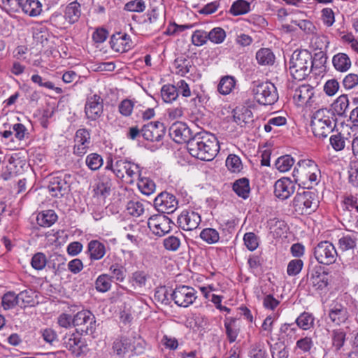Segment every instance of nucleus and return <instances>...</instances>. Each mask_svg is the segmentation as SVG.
Masks as SVG:
<instances>
[{"mask_svg":"<svg viewBox=\"0 0 358 358\" xmlns=\"http://www.w3.org/2000/svg\"><path fill=\"white\" fill-rule=\"evenodd\" d=\"M208 40L215 43H222L226 38V32L221 27H215L208 32Z\"/></svg>","mask_w":358,"mask_h":358,"instance_id":"nucleus-54","label":"nucleus"},{"mask_svg":"<svg viewBox=\"0 0 358 358\" xmlns=\"http://www.w3.org/2000/svg\"><path fill=\"white\" fill-rule=\"evenodd\" d=\"M149 274L145 271H136L131 274L129 282L134 289H142L145 287Z\"/></svg>","mask_w":358,"mask_h":358,"instance_id":"nucleus-33","label":"nucleus"},{"mask_svg":"<svg viewBox=\"0 0 358 358\" xmlns=\"http://www.w3.org/2000/svg\"><path fill=\"white\" fill-rule=\"evenodd\" d=\"M254 99L260 105H273L279 98L275 85L271 82H253L251 87Z\"/></svg>","mask_w":358,"mask_h":358,"instance_id":"nucleus-5","label":"nucleus"},{"mask_svg":"<svg viewBox=\"0 0 358 358\" xmlns=\"http://www.w3.org/2000/svg\"><path fill=\"white\" fill-rule=\"evenodd\" d=\"M313 255L318 263L324 265L334 263L338 256L334 245L327 241L320 242L314 248Z\"/></svg>","mask_w":358,"mask_h":358,"instance_id":"nucleus-8","label":"nucleus"},{"mask_svg":"<svg viewBox=\"0 0 358 358\" xmlns=\"http://www.w3.org/2000/svg\"><path fill=\"white\" fill-rule=\"evenodd\" d=\"M328 315L330 320L336 325L345 323L349 317L347 308L337 301H333L330 305Z\"/></svg>","mask_w":358,"mask_h":358,"instance_id":"nucleus-23","label":"nucleus"},{"mask_svg":"<svg viewBox=\"0 0 358 358\" xmlns=\"http://www.w3.org/2000/svg\"><path fill=\"white\" fill-rule=\"evenodd\" d=\"M196 294L193 287L180 285L173 291L171 296L176 305L187 308L195 301L197 298Z\"/></svg>","mask_w":358,"mask_h":358,"instance_id":"nucleus-11","label":"nucleus"},{"mask_svg":"<svg viewBox=\"0 0 358 358\" xmlns=\"http://www.w3.org/2000/svg\"><path fill=\"white\" fill-rule=\"evenodd\" d=\"M346 334L343 329H335L331 333L332 345L336 351L343 346L345 341Z\"/></svg>","mask_w":358,"mask_h":358,"instance_id":"nucleus-51","label":"nucleus"},{"mask_svg":"<svg viewBox=\"0 0 358 358\" xmlns=\"http://www.w3.org/2000/svg\"><path fill=\"white\" fill-rule=\"evenodd\" d=\"M47 22L58 29H63L66 27L67 20L64 15L55 12L50 15Z\"/></svg>","mask_w":358,"mask_h":358,"instance_id":"nucleus-57","label":"nucleus"},{"mask_svg":"<svg viewBox=\"0 0 358 358\" xmlns=\"http://www.w3.org/2000/svg\"><path fill=\"white\" fill-rule=\"evenodd\" d=\"M142 136L146 141L158 142L165 134V127L160 122H150L141 128Z\"/></svg>","mask_w":358,"mask_h":358,"instance_id":"nucleus-16","label":"nucleus"},{"mask_svg":"<svg viewBox=\"0 0 358 358\" xmlns=\"http://www.w3.org/2000/svg\"><path fill=\"white\" fill-rule=\"evenodd\" d=\"M336 121L330 110L318 109L311 116L310 127L313 134L320 138H326L336 127Z\"/></svg>","mask_w":358,"mask_h":358,"instance_id":"nucleus-4","label":"nucleus"},{"mask_svg":"<svg viewBox=\"0 0 358 358\" xmlns=\"http://www.w3.org/2000/svg\"><path fill=\"white\" fill-rule=\"evenodd\" d=\"M36 220L41 227H50L57 220V215L53 210H46L38 215Z\"/></svg>","mask_w":358,"mask_h":358,"instance_id":"nucleus-37","label":"nucleus"},{"mask_svg":"<svg viewBox=\"0 0 358 358\" xmlns=\"http://www.w3.org/2000/svg\"><path fill=\"white\" fill-rule=\"evenodd\" d=\"M161 96L166 103H172L178 96L176 87L173 85H164L161 89Z\"/></svg>","mask_w":358,"mask_h":358,"instance_id":"nucleus-43","label":"nucleus"},{"mask_svg":"<svg viewBox=\"0 0 358 358\" xmlns=\"http://www.w3.org/2000/svg\"><path fill=\"white\" fill-rule=\"evenodd\" d=\"M349 99L347 95L339 96L331 104V113L333 116L337 115L340 117H347L346 112L349 107Z\"/></svg>","mask_w":358,"mask_h":358,"instance_id":"nucleus-29","label":"nucleus"},{"mask_svg":"<svg viewBox=\"0 0 358 358\" xmlns=\"http://www.w3.org/2000/svg\"><path fill=\"white\" fill-rule=\"evenodd\" d=\"M315 318L311 313L308 312L302 313L296 319V324L303 330H308L313 327Z\"/></svg>","mask_w":358,"mask_h":358,"instance_id":"nucleus-45","label":"nucleus"},{"mask_svg":"<svg viewBox=\"0 0 358 358\" xmlns=\"http://www.w3.org/2000/svg\"><path fill=\"white\" fill-rule=\"evenodd\" d=\"M112 282L109 274L102 273L95 280V288L97 292L105 293L111 289Z\"/></svg>","mask_w":358,"mask_h":358,"instance_id":"nucleus-41","label":"nucleus"},{"mask_svg":"<svg viewBox=\"0 0 358 358\" xmlns=\"http://www.w3.org/2000/svg\"><path fill=\"white\" fill-rule=\"evenodd\" d=\"M173 66L175 69V73L180 76H185L189 72H190L191 69L193 67L191 60L182 57L176 59L173 63Z\"/></svg>","mask_w":358,"mask_h":358,"instance_id":"nucleus-39","label":"nucleus"},{"mask_svg":"<svg viewBox=\"0 0 358 358\" xmlns=\"http://www.w3.org/2000/svg\"><path fill=\"white\" fill-rule=\"evenodd\" d=\"M47 263L45 255L42 252L35 254L31 261V266L36 270H42L45 268Z\"/></svg>","mask_w":358,"mask_h":358,"instance_id":"nucleus-63","label":"nucleus"},{"mask_svg":"<svg viewBox=\"0 0 358 358\" xmlns=\"http://www.w3.org/2000/svg\"><path fill=\"white\" fill-rule=\"evenodd\" d=\"M309 285L316 291H322L328 285L327 273L322 271L321 268L314 269L309 278Z\"/></svg>","mask_w":358,"mask_h":358,"instance_id":"nucleus-25","label":"nucleus"},{"mask_svg":"<svg viewBox=\"0 0 358 358\" xmlns=\"http://www.w3.org/2000/svg\"><path fill=\"white\" fill-rule=\"evenodd\" d=\"M294 162L295 160L291 155H285L277 159L275 166L279 171L287 172L292 167Z\"/></svg>","mask_w":358,"mask_h":358,"instance_id":"nucleus-47","label":"nucleus"},{"mask_svg":"<svg viewBox=\"0 0 358 358\" xmlns=\"http://www.w3.org/2000/svg\"><path fill=\"white\" fill-rule=\"evenodd\" d=\"M201 222V215L193 210H183L177 220L179 227L185 231L197 229Z\"/></svg>","mask_w":358,"mask_h":358,"instance_id":"nucleus-17","label":"nucleus"},{"mask_svg":"<svg viewBox=\"0 0 358 358\" xmlns=\"http://www.w3.org/2000/svg\"><path fill=\"white\" fill-rule=\"evenodd\" d=\"M63 345L76 356H80L86 348L85 341L77 333L66 334L63 338Z\"/></svg>","mask_w":358,"mask_h":358,"instance_id":"nucleus-20","label":"nucleus"},{"mask_svg":"<svg viewBox=\"0 0 358 358\" xmlns=\"http://www.w3.org/2000/svg\"><path fill=\"white\" fill-rule=\"evenodd\" d=\"M244 245L250 251L255 250L259 245V237L253 232H247L243 236Z\"/></svg>","mask_w":358,"mask_h":358,"instance_id":"nucleus-53","label":"nucleus"},{"mask_svg":"<svg viewBox=\"0 0 358 358\" xmlns=\"http://www.w3.org/2000/svg\"><path fill=\"white\" fill-rule=\"evenodd\" d=\"M357 245V238L350 235L343 236L338 240V248L342 251L354 249Z\"/></svg>","mask_w":358,"mask_h":358,"instance_id":"nucleus-55","label":"nucleus"},{"mask_svg":"<svg viewBox=\"0 0 358 358\" xmlns=\"http://www.w3.org/2000/svg\"><path fill=\"white\" fill-rule=\"evenodd\" d=\"M137 186L142 194L146 196H150L155 192L156 185L154 181L149 178L142 176V173L137 177Z\"/></svg>","mask_w":358,"mask_h":358,"instance_id":"nucleus-36","label":"nucleus"},{"mask_svg":"<svg viewBox=\"0 0 358 358\" xmlns=\"http://www.w3.org/2000/svg\"><path fill=\"white\" fill-rule=\"evenodd\" d=\"M200 238L208 244H214L219 241L220 234L213 228H205L200 233Z\"/></svg>","mask_w":358,"mask_h":358,"instance_id":"nucleus-48","label":"nucleus"},{"mask_svg":"<svg viewBox=\"0 0 358 358\" xmlns=\"http://www.w3.org/2000/svg\"><path fill=\"white\" fill-rule=\"evenodd\" d=\"M71 176L64 174L63 176H51L49 179L48 189L52 196L62 197L69 191V179Z\"/></svg>","mask_w":358,"mask_h":358,"instance_id":"nucleus-14","label":"nucleus"},{"mask_svg":"<svg viewBox=\"0 0 358 358\" xmlns=\"http://www.w3.org/2000/svg\"><path fill=\"white\" fill-rule=\"evenodd\" d=\"M103 164V157L97 153H90L86 157L85 164L91 171L99 170Z\"/></svg>","mask_w":358,"mask_h":358,"instance_id":"nucleus-49","label":"nucleus"},{"mask_svg":"<svg viewBox=\"0 0 358 358\" xmlns=\"http://www.w3.org/2000/svg\"><path fill=\"white\" fill-rule=\"evenodd\" d=\"M233 190L235 193L243 199H246L250 196V187L249 180L246 178H242L236 180L233 184Z\"/></svg>","mask_w":358,"mask_h":358,"instance_id":"nucleus-34","label":"nucleus"},{"mask_svg":"<svg viewBox=\"0 0 358 358\" xmlns=\"http://www.w3.org/2000/svg\"><path fill=\"white\" fill-rule=\"evenodd\" d=\"M224 327L226 329V334L229 341L231 343H234L238 336V329L236 326V321L234 319L224 320Z\"/></svg>","mask_w":358,"mask_h":358,"instance_id":"nucleus-52","label":"nucleus"},{"mask_svg":"<svg viewBox=\"0 0 358 358\" xmlns=\"http://www.w3.org/2000/svg\"><path fill=\"white\" fill-rule=\"evenodd\" d=\"M191 39L194 45L201 46L208 40V32L201 29L196 30L193 32Z\"/></svg>","mask_w":358,"mask_h":358,"instance_id":"nucleus-58","label":"nucleus"},{"mask_svg":"<svg viewBox=\"0 0 358 358\" xmlns=\"http://www.w3.org/2000/svg\"><path fill=\"white\" fill-rule=\"evenodd\" d=\"M294 191L295 185L288 178H282L275 182V196L281 200H285L290 197Z\"/></svg>","mask_w":358,"mask_h":358,"instance_id":"nucleus-21","label":"nucleus"},{"mask_svg":"<svg viewBox=\"0 0 358 358\" xmlns=\"http://www.w3.org/2000/svg\"><path fill=\"white\" fill-rule=\"evenodd\" d=\"M176 89L178 92V94H180L184 97H189L194 96L192 101L194 102L195 106L198 103H201L203 101V96L196 90L191 91L189 85L184 80H180L176 83Z\"/></svg>","mask_w":358,"mask_h":358,"instance_id":"nucleus-28","label":"nucleus"},{"mask_svg":"<svg viewBox=\"0 0 358 358\" xmlns=\"http://www.w3.org/2000/svg\"><path fill=\"white\" fill-rule=\"evenodd\" d=\"M326 62V55L322 51L315 53L313 57L311 53L306 50H295L289 62V71L294 80H302L309 75L313 66L317 68Z\"/></svg>","mask_w":358,"mask_h":358,"instance_id":"nucleus-1","label":"nucleus"},{"mask_svg":"<svg viewBox=\"0 0 358 358\" xmlns=\"http://www.w3.org/2000/svg\"><path fill=\"white\" fill-rule=\"evenodd\" d=\"M18 301H21L24 306H34L38 303L36 300L37 294L31 289H28L20 292L18 294Z\"/></svg>","mask_w":358,"mask_h":358,"instance_id":"nucleus-40","label":"nucleus"},{"mask_svg":"<svg viewBox=\"0 0 358 358\" xmlns=\"http://www.w3.org/2000/svg\"><path fill=\"white\" fill-rule=\"evenodd\" d=\"M187 149L192 157L203 161H211L218 153L220 145L213 134L201 131L192 136Z\"/></svg>","mask_w":358,"mask_h":358,"instance_id":"nucleus-2","label":"nucleus"},{"mask_svg":"<svg viewBox=\"0 0 358 358\" xmlns=\"http://www.w3.org/2000/svg\"><path fill=\"white\" fill-rule=\"evenodd\" d=\"M180 244V239L175 236H169L164 238L163 241L165 249L173 252L178 250Z\"/></svg>","mask_w":358,"mask_h":358,"instance_id":"nucleus-61","label":"nucleus"},{"mask_svg":"<svg viewBox=\"0 0 358 358\" xmlns=\"http://www.w3.org/2000/svg\"><path fill=\"white\" fill-rule=\"evenodd\" d=\"M145 3L143 0H131L124 5V10L129 12L141 13L145 9Z\"/></svg>","mask_w":358,"mask_h":358,"instance_id":"nucleus-60","label":"nucleus"},{"mask_svg":"<svg viewBox=\"0 0 358 358\" xmlns=\"http://www.w3.org/2000/svg\"><path fill=\"white\" fill-rule=\"evenodd\" d=\"M292 176L296 182L308 185V188L316 185L320 180L321 173L316 162L310 159H302L298 161Z\"/></svg>","mask_w":358,"mask_h":358,"instance_id":"nucleus-3","label":"nucleus"},{"mask_svg":"<svg viewBox=\"0 0 358 358\" xmlns=\"http://www.w3.org/2000/svg\"><path fill=\"white\" fill-rule=\"evenodd\" d=\"M226 166L234 173L240 172L242 169V162L239 157L236 155H229L226 159Z\"/></svg>","mask_w":358,"mask_h":358,"instance_id":"nucleus-56","label":"nucleus"},{"mask_svg":"<svg viewBox=\"0 0 358 358\" xmlns=\"http://www.w3.org/2000/svg\"><path fill=\"white\" fill-rule=\"evenodd\" d=\"M31 80L34 83L38 85L39 87L54 90L57 94H62L63 92L62 88L55 87L53 83L46 80L45 78H43L38 74L32 75L31 77Z\"/></svg>","mask_w":358,"mask_h":358,"instance_id":"nucleus-46","label":"nucleus"},{"mask_svg":"<svg viewBox=\"0 0 358 358\" xmlns=\"http://www.w3.org/2000/svg\"><path fill=\"white\" fill-rule=\"evenodd\" d=\"M234 122L241 127H246L253 122V114L245 106H238L232 110Z\"/></svg>","mask_w":358,"mask_h":358,"instance_id":"nucleus-24","label":"nucleus"},{"mask_svg":"<svg viewBox=\"0 0 358 358\" xmlns=\"http://www.w3.org/2000/svg\"><path fill=\"white\" fill-rule=\"evenodd\" d=\"M134 107V101L128 99L122 100L119 106L118 110L120 114L125 117L131 115Z\"/></svg>","mask_w":358,"mask_h":358,"instance_id":"nucleus-64","label":"nucleus"},{"mask_svg":"<svg viewBox=\"0 0 358 358\" xmlns=\"http://www.w3.org/2000/svg\"><path fill=\"white\" fill-rule=\"evenodd\" d=\"M110 47L117 52H125L133 46V42L127 34L121 32L113 34L110 41Z\"/></svg>","mask_w":358,"mask_h":358,"instance_id":"nucleus-22","label":"nucleus"},{"mask_svg":"<svg viewBox=\"0 0 358 358\" xmlns=\"http://www.w3.org/2000/svg\"><path fill=\"white\" fill-rule=\"evenodd\" d=\"M332 64L335 69L339 72H346L351 67V60L345 53L339 52L332 58Z\"/></svg>","mask_w":358,"mask_h":358,"instance_id":"nucleus-32","label":"nucleus"},{"mask_svg":"<svg viewBox=\"0 0 358 358\" xmlns=\"http://www.w3.org/2000/svg\"><path fill=\"white\" fill-rule=\"evenodd\" d=\"M250 10L251 6L250 2L246 0H236L231 4L229 12L233 16H238L247 14Z\"/></svg>","mask_w":358,"mask_h":358,"instance_id":"nucleus-38","label":"nucleus"},{"mask_svg":"<svg viewBox=\"0 0 358 358\" xmlns=\"http://www.w3.org/2000/svg\"><path fill=\"white\" fill-rule=\"evenodd\" d=\"M293 99L298 106L310 108L317 105L318 96L313 87L301 85L295 89Z\"/></svg>","mask_w":358,"mask_h":358,"instance_id":"nucleus-7","label":"nucleus"},{"mask_svg":"<svg viewBox=\"0 0 358 358\" xmlns=\"http://www.w3.org/2000/svg\"><path fill=\"white\" fill-rule=\"evenodd\" d=\"M176 197L166 192H161L154 200V206L162 214L173 213L178 208Z\"/></svg>","mask_w":358,"mask_h":358,"instance_id":"nucleus-13","label":"nucleus"},{"mask_svg":"<svg viewBox=\"0 0 358 358\" xmlns=\"http://www.w3.org/2000/svg\"><path fill=\"white\" fill-rule=\"evenodd\" d=\"M103 99L99 95L94 94L88 97L85 106L87 118L91 120H97L103 113Z\"/></svg>","mask_w":358,"mask_h":358,"instance_id":"nucleus-19","label":"nucleus"},{"mask_svg":"<svg viewBox=\"0 0 358 358\" xmlns=\"http://www.w3.org/2000/svg\"><path fill=\"white\" fill-rule=\"evenodd\" d=\"M108 270L112 280H115L119 282H124L126 278V268L121 263L118 262L111 265Z\"/></svg>","mask_w":358,"mask_h":358,"instance_id":"nucleus-44","label":"nucleus"},{"mask_svg":"<svg viewBox=\"0 0 358 358\" xmlns=\"http://www.w3.org/2000/svg\"><path fill=\"white\" fill-rule=\"evenodd\" d=\"M303 262L301 259H294L291 260L287 265V273L289 276H294L299 274L302 270Z\"/></svg>","mask_w":358,"mask_h":358,"instance_id":"nucleus-59","label":"nucleus"},{"mask_svg":"<svg viewBox=\"0 0 358 358\" xmlns=\"http://www.w3.org/2000/svg\"><path fill=\"white\" fill-rule=\"evenodd\" d=\"M169 136L177 143H187L192 139L191 130L187 125L182 122L173 123L169 128Z\"/></svg>","mask_w":358,"mask_h":358,"instance_id":"nucleus-18","label":"nucleus"},{"mask_svg":"<svg viewBox=\"0 0 358 358\" xmlns=\"http://www.w3.org/2000/svg\"><path fill=\"white\" fill-rule=\"evenodd\" d=\"M80 4L77 1H73L69 3L64 10V15L69 24H72L78 21L81 9Z\"/></svg>","mask_w":358,"mask_h":358,"instance_id":"nucleus-31","label":"nucleus"},{"mask_svg":"<svg viewBox=\"0 0 358 358\" xmlns=\"http://www.w3.org/2000/svg\"><path fill=\"white\" fill-rule=\"evenodd\" d=\"M19 305L18 296L14 292H8L1 298V306L4 310H10Z\"/></svg>","mask_w":358,"mask_h":358,"instance_id":"nucleus-50","label":"nucleus"},{"mask_svg":"<svg viewBox=\"0 0 358 358\" xmlns=\"http://www.w3.org/2000/svg\"><path fill=\"white\" fill-rule=\"evenodd\" d=\"M173 224L172 220L164 214L154 215L148 221L150 229L158 236H163L169 233Z\"/></svg>","mask_w":358,"mask_h":358,"instance_id":"nucleus-12","label":"nucleus"},{"mask_svg":"<svg viewBox=\"0 0 358 358\" xmlns=\"http://www.w3.org/2000/svg\"><path fill=\"white\" fill-rule=\"evenodd\" d=\"M87 252L91 261L100 260L106 253V245L98 240H92L87 244Z\"/></svg>","mask_w":358,"mask_h":358,"instance_id":"nucleus-26","label":"nucleus"},{"mask_svg":"<svg viewBox=\"0 0 358 358\" xmlns=\"http://www.w3.org/2000/svg\"><path fill=\"white\" fill-rule=\"evenodd\" d=\"M236 80L231 76H225L220 78L217 85V91L222 95L229 94L235 88Z\"/></svg>","mask_w":358,"mask_h":358,"instance_id":"nucleus-35","label":"nucleus"},{"mask_svg":"<svg viewBox=\"0 0 358 358\" xmlns=\"http://www.w3.org/2000/svg\"><path fill=\"white\" fill-rule=\"evenodd\" d=\"M22 10L30 17H37L43 11V4L39 0H24Z\"/></svg>","mask_w":358,"mask_h":358,"instance_id":"nucleus-30","label":"nucleus"},{"mask_svg":"<svg viewBox=\"0 0 358 358\" xmlns=\"http://www.w3.org/2000/svg\"><path fill=\"white\" fill-rule=\"evenodd\" d=\"M150 203L143 200L133 199L127 202V213L136 217L144 215Z\"/></svg>","mask_w":358,"mask_h":358,"instance_id":"nucleus-27","label":"nucleus"},{"mask_svg":"<svg viewBox=\"0 0 358 358\" xmlns=\"http://www.w3.org/2000/svg\"><path fill=\"white\" fill-rule=\"evenodd\" d=\"M293 208L300 215H309L319 206V200L315 192L305 191L297 192L293 199Z\"/></svg>","mask_w":358,"mask_h":358,"instance_id":"nucleus-6","label":"nucleus"},{"mask_svg":"<svg viewBox=\"0 0 358 358\" xmlns=\"http://www.w3.org/2000/svg\"><path fill=\"white\" fill-rule=\"evenodd\" d=\"M143 168L139 164L126 159H119L115 162V175L117 178L122 179L126 174L132 183L136 178L141 173Z\"/></svg>","mask_w":358,"mask_h":358,"instance_id":"nucleus-10","label":"nucleus"},{"mask_svg":"<svg viewBox=\"0 0 358 358\" xmlns=\"http://www.w3.org/2000/svg\"><path fill=\"white\" fill-rule=\"evenodd\" d=\"M256 59L260 65H273L275 55L268 48H261L256 53Z\"/></svg>","mask_w":358,"mask_h":358,"instance_id":"nucleus-42","label":"nucleus"},{"mask_svg":"<svg viewBox=\"0 0 358 358\" xmlns=\"http://www.w3.org/2000/svg\"><path fill=\"white\" fill-rule=\"evenodd\" d=\"M90 144V131L85 128L78 129L74 136L73 154L78 157L83 156L87 153Z\"/></svg>","mask_w":358,"mask_h":358,"instance_id":"nucleus-15","label":"nucleus"},{"mask_svg":"<svg viewBox=\"0 0 358 358\" xmlns=\"http://www.w3.org/2000/svg\"><path fill=\"white\" fill-rule=\"evenodd\" d=\"M96 322L95 316L88 310H83L74 315L73 327H77V332L92 334L96 330Z\"/></svg>","mask_w":358,"mask_h":358,"instance_id":"nucleus-9","label":"nucleus"},{"mask_svg":"<svg viewBox=\"0 0 358 358\" xmlns=\"http://www.w3.org/2000/svg\"><path fill=\"white\" fill-rule=\"evenodd\" d=\"M329 141L335 151H341L345 148V141L344 136L341 134H336L331 136Z\"/></svg>","mask_w":358,"mask_h":358,"instance_id":"nucleus-62","label":"nucleus"}]
</instances>
